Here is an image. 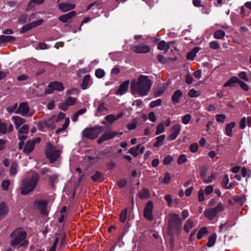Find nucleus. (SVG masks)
<instances>
[{"label":"nucleus","mask_w":251,"mask_h":251,"mask_svg":"<svg viewBox=\"0 0 251 251\" xmlns=\"http://www.w3.org/2000/svg\"><path fill=\"white\" fill-rule=\"evenodd\" d=\"M59 9L63 11L67 12L73 10L75 8V4L70 2H62L58 5Z\"/></svg>","instance_id":"2eb2a0df"},{"label":"nucleus","mask_w":251,"mask_h":251,"mask_svg":"<svg viewBox=\"0 0 251 251\" xmlns=\"http://www.w3.org/2000/svg\"><path fill=\"white\" fill-rule=\"evenodd\" d=\"M104 127L99 126L89 129H85L83 131V136L90 139H96L99 135L103 130Z\"/></svg>","instance_id":"39448f33"},{"label":"nucleus","mask_w":251,"mask_h":251,"mask_svg":"<svg viewBox=\"0 0 251 251\" xmlns=\"http://www.w3.org/2000/svg\"><path fill=\"white\" fill-rule=\"evenodd\" d=\"M10 236L12 238L10 242V245L12 247L15 248L21 243V244L20 246L26 247L28 246V241L27 240H25L26 233L23 229L19 228L15 229L11 233Z\"/></svg>","instance_id":"7ed1b4c3"},{"label":"nucleus","mask_w":251,"mask_h":251,"mask_svg":"<svg viewBox=\"0 0 251 251\" xmlns=\"http://www.w3.org/2000/svg\"><path fill=\"white\" fill-rule=\"evenodd\" d=\"M181 130V126L179 125L174 126L171 129V134L168 136V141H173L179 135Z\"/></svg>","instance_id":"f8f14e48"},{"label":"nucleus","mask_w":251,"mask_h":251,"mask_svg":"<svg viewBox=\"0 0 251 251\" xmlns=\"http://www.w3.org/2000/svg\"><path fill=\"white\" fill-rule=\"evenodd\" d=\"M15 113L20 114L24 117H29L34 114V111H30V108L27 103L23 102L19 104L18 108L15 111Z\"/></svg>","instance_id":"423d86ee"},{"label":"nucleus","mask_w":251,"mask_h":251,"mask_svg":"<svg viewBox=\"0 0 251 251\" xmlns=\"http://www.w3.org/2000/svg\"><path fill=\"white\" fill-rule=\"evenodd\" d=\"M10 182L9 180H3L1 183V187L2 189L3 190L7 191L9 189V186L10 185Z\"/></svg>","instance_id":"864d4df0"},{"label":"nucleus","mask_w":251,"mask_h":251,"mask_svg":"<svg viewBox=\"0 0 251 251\" xmlns=\"http://www.w3.org/2000/svg\"><path fill=\"white\" fill-rule=\"evenodd\" d=\"M15 40V38L12 36L0 35V45L7 43L12 42Z\"/></svg>","instance_id":"412c9836"},{"label":"nucleus","mask_w":251,"mask_h":251,"mask_svg":"<svg viewBox=\"0 0 251 251\" xmlns=\"http://www.w3.org/2000/svg\"><path fill=\"white\" fill-rule=\"evenodd\" d=\"M173 160V157L171 156H168L163 159V163L165 165H169Z\"/></svg>","instance_id":"0e129e2a"},{"label":"nucleus","mask_w":251,"mask_h":251,"mask_svg":"<svg viewBox=\"0 0 251 251\" xmlns=\"http://www.w3.org/2000/svg\"><path fill=\"white\" fill-rule=\"evenodd\" d=\"M201 95V92L198 91H196L194 89H192L189 90V97L193 98H197Z\"/></svg>","instance_id":"37998d69"},{"label":"nucleus","mask_w":251,"mask_h":251,"mask_svg":"<svg viewBox=\"0 0 251 251\" xmlns=\"http://www.w3.org/2000/svg\"><path fill=\"white\" fill-rule=\"evenodd\" d=\"M226 116L224 114H218L216 116V121L218 122L223 123L226 119Z\"/></svg>","instance_id":"13d9d810"},{"label":"nucleus","mask_w":251,"mask_h":251,"mask_svg":"<svg viewBox=\"0 0 251 251\" xmlns=\"http://www.w3.org/2000/svg\"><path fill=\"white\" fill-rule=\"evenodd\" d=\"M77 101V99L76 98L72 97H69L66 100V102L67 103V104L69 106L71 105H74L75 104L76 102Z\"/></svg>","instance_id":"c03bdc74"},{"label":"nucleus","mask_w":251,"mask_h":251,"mask_svg":"<svg viewBox=\"0 0 251 251\" xmlns=\"http://www.w3.org/2000/svg\"><path fill=\"white\" fill-rule=\"evenodd\" d=\"M228 177L227 175L224 176L223 181L222 184L223 186L226 189H231L232 188V186H230V184H228Z\"/></svg>","instance_id":"e433bc0d"},{"label":"nucleus","mask_w":251,"mask_h":251,"mask_svg":"<svg viewBox=\"0 0 251 251\" xmlns=\"http://www.w3.org/2000/svg\"><path fill=\"white\" fill-rule=\"evenodd\" d=\"M225 36V33L224 31L221 29L217 30L214 34V37L215 39H222Z\"/></svg>","instance_id":"72a5a7b5"},{"label":"nucleus","mask_w":251,"mask_h":251,"mask_svg":"<svg viewBox=\"0 0 251 251\" xmlns=\"http://www.w3.org/2000/svg\"><path fill=\"white\" fill-rule=\"evenodd\" d=\"M182 93L180 90H177L173 94L172 100L174 103L179 102V98L182 96Z\"/></svg>","instance_id":"a878e982"},{"label":"nucleus","mask_w":251,"mask_h":251,"mask_svg":"<svg viewBox=\"0 0 251 251\" xmlns=\"http://www.w3.org/2000/svg\"><path fill=\"white\" fill-rule=\"evenodd\" d=\"M161 100L157 99L156 100L152 101L150 104V106L151 108H154L156 106H160L161 104Z\"/></svg>","instance_id":"8fccbe9b"},{"label":"nucleus","mask_w":251,"mask_h":251,"mask_svg":"<svg viewBox=\"0 0 251 251\" xmlns=\"http://www.w3.org/2000/svg\"><path fill=\"white\" fill-rule=\"evenodd\" d=\"M27 19V15L24 14L20 16L18 19V22L21 24L25 23Z\"/></svg>","instance_id":"69168bd1"},{"label":"nucleus","mask_w":251,"mask_h":251,"mask_svg":"<svg viewBox=\"0 0 251 251\" xmlns=\"http://www.w3.org/2000/svg\"><path fill=\"white\" fill-rule=\"evenodd\" d=\"M70 123V119L68 118H65V121L63 125L62 126V127L61 128H58L56 130V133L57 134H59V133L62 132L64 130H65L67 127L69 126Z\"/></svg>","instance_id":"c756f323"},{"label":"nucleus","mask_w":251,"mask_h":251,"mask_svg":"<svg viewBox=\"0 0 251 251\" xmlns=\"http://www.w3.org/2000/svg\"><path fill=\"white\" fill-rule=\"evenodd\" d=\"M207 229L206 227H202L199 231L198 233V235H197V237L199 239H201L203 235L205 234L206 233H207Z\"/></svg>","instance_id":"de8ad7c7"},{"label":"nucleus","mask_w":251,"mask_h":251,"mask_svg":"<svg viewBox=\"0 0 251 251\" xmlns=\"http://www.w3.org/2000/svg\"><path fill=\"white\" fill-rule=\"evenodd\" d=\"M46 155L50 162L53 163L56 161L60 156V151L56 150L50 143L46 144Z\"/></svg>","instance_id":"20e7f679"},{"label":"nucleus","mask_w":251,"mask_h":251,"mask_svg":"<svg viewBox=\"0 0 251 251\" xmlns=\"http://www.w3.org/2000/svg\"><path fill=\"white\" fill-rule=\"evenodd\" d=\"M165 137L166 136L164 134L161 135L156 137V141L153 144V147L156 148L164 144Z\"/></svg>","instance_id":"b1692460"},{"label":"nucleus","mask_w":251,"mask_h":251,"mask_svg":"<svg viewBox=\"0 0 251 251\" xmlns=\"http://www.w3.org/2000/svg\"><path fill=\"white\" fill-rule=\"evenodd\" d=\"M43 22L44 20L43 19H40L37 21L31 22V23L33 26V28H34L42 25L43 23Z\"/></svg>","instance_id":"052dcab7"},{"label":"nucleus","mask_w":251,"mask_h":251,"mask_svg":"<svg viewBox=\"0 0 251 251\" xmlns=\"http://www.w3.org/2000/svg\"><path fill=\"white\" fill-rule=\"evenodd\" d=\"M39 180V175L37 173L32 175L30 177L24 179L21 187V194L27 195L32 192L37 186Z\"/></svg>","instance_id":"f03ea898"},{"label":"nucleus","mask_w":251,"mask_h":251,"mask_svg":"<svg viewBox=\"0 0 251 251\" xmlns=\"http://www.w3.org/2000/svg\"><path fill=\"white\" fill-rule=\"evenodd\" d=\"M18 108V103H15L14 104L7 107L6 110L9 113L14 112L15 113V111H16Z\"/></svg>","instance_id":"a18cd8bd"},{"label":"nucleus","mask_w":251,"mask_h":251,"mask_svg":"<svg viewBox=\"0 0 251 251\" xmlns=\"http://www.w3.org/2000/svg\"><path fill=\"white\" fill-rule=\"evenodd\" d=\"M215 176L216 174L212 172L211 173L210 176H208L207 177H206V178L204 177L203 178V182L205 183H210L213 181V180L215 178Z\"/></svg>","instance_id":"a19ab883"},{"label":"nucleus","mask_w":251,"mask_h":251,"mask_svg":"<svg viewBox=\"0 0 251 251\" xmlns=\"http://www.w3.org/2000/svg\"><path fill=\"white\" fill-rule=\"evenodd\" d=\"M91 178L95 182H101L103 180V175L101 173L97 171Z\"/></svg>","instance_id":"393cba45"},{"label":"nucleus","mask_w":251,"mask_h":251,"mask_svg":"<svg viewBox=\"0 0 251 251\" xmlns=\"http://www.w3.org/2000/svg\"><path fill=\"white\" fill-rule=\"evenodd\" d=\"M117 134V132L109 131L105 132L98 140V143L100 144L105 141L114 138Z\"/></svg>","instance_id":"ddd939ff"},{"label":"nucleus","mask_w":251,"mask_h":251,"mask_svg":"<svg viewBox=\"0 0 251 251\" xmlns=\"http://www.w3.org/2000/svg\"><path fill=\"white\" fill-rule=\"evenodd\" d=\"M175 43V41H171L166 43V51H168L169 50L173 51V50H175V47L173 45Z\"/></svg>","instance_id":"603ef678"},{"label":"nucleus","mask_w":251,"mask_h":251,"mask_svg":"<svg viewBox=\"0 0 251 251\" xmlns=\"http://www.w3.org/2000/svg\"><path fill=\"white\" fill-rule=\"evenodd\" d=\"M150 192L148 189L144 188L139 193V197L141 199H147L150 197Z\"/></svg>","instance_id":"c85d7f7f"},{"label":"nucleus","mask_w":251,"mask_h":251,"mask_svg":"<svg viewBox=\"0 0 251 251\" xmlns=\"http://www.w3.org/2000/svg\"><path fill=\"white\" fill-rule=\"evenodd\" d=\"M95 75L98 78H102L105 75V72L103 70L98 69L95 72Z\"/></svg>","instance_id":"3c124183"},{"label":"nucleus","mask_w":251,"mask_h":251,"mask_svg":"<svg viewBox=\"0 0 251 251\" xmlns=\"http://www.w3.org/2000/svg\"><path fill=\"white\" fill-rule=\"evenodd\" d=\"M47 205V202L46 201H37L34 203L35 206L40 210L41 213L43 215L46 214V206Z\"/></svg>","instance_id":"4468645a"},{"label":"nucleus","mask_w":251,"mask_h":251,"mask_svg":"<svg viewBox=\"0 0 251 251\" xmlns=\"http://www.w3.org/2000/svg\"><path fill=\"white\" fill-rule=\"evenodd\" d=\"M7 132V125L5 123L2 122L0 119V134H5Z\"/></svg>","instance_id":"473e14b6"},{"label":"nucleus","mask_w":251,"mask_h":251,"mask_svg":"<svg viewBox=\"0 0 251 251\" xmlns=\"http://www.w3.org/2000/svg\"><path fill=\"white\" fill-rule=\"evenodd\" d=\"M107 110V108L105 106L104 102L100 103L98 106L97 109V116H100L101 115L105 114V112Z\"/></svg>","instance_id":"5701e85b"},{"label":"nucleus","mask_w":251,"mask_h":251,"mask_svg":"<svg viewBox=\"0 0 251 251\" xmlns=\"http://www.w3.org/2000/svg\"><path fill=\"white\" fill-rule=\"evenodd\" d=\"M58 177V175L56 174H54L50 176L49 178L52 186H53L54 183L56 182L57 181Z\"/></svg>","instance_id":"4d7b16f0"},{"label":"nucleus","mask_w":251,"mask_h":251,"mask_svg":"<svg viewBox=\"0 0 251 251\" xmlns=\"http://www.w3.org/2000/svg\"><path fill=\"white\" fill-rule=\"evenodd\" d=\"M18 164L16 162L13 163L10 167L9 173L10 176H15L17 173Z\"/></svg>","instance_id":"2f4dec72"},{"label":"nucleus","mask_w":251,"mask_h":251,"mask_svg":"<svg viewBox=\"0 0 251 251\" xmlns=\"http://www.w3.org/2000/svg\"><path fill=\"white\" fill-rule=\"evenodd\" d=\"M181 220L179 218L178 215L176 214H172L170 215L169 220V230H172L174 228H177L181 224Z\"/></svg>","instance_id":"1a4fd4ad"},{"label":"nucleus","mask_w":251,"mask_h":251,"mask_svg":"<svg viewBox=\"0 0 251 251\" xmlns=\"http://www.w3.org/2000/svg\"><path fill=\"white\" fill-rule=\"evenodd\" d=\"M34 146V143L33 142L29 140L28 141L23 149V152L28 155L33 150Z\"/></svg>","instance_id":"a211bd4d"},{"label":"nucleus","mask_w":251,"mask_h":251,"mask_svg":"<svg viewBox=\"0 0 251 251\" xmlns=\"http://www.w3.org/2000/svg\"><path fill=\"white\" fill-rule=\"evenodd\" d=\"M153 208V203L151 201H149L146 204L144 211V217L149 221L152 220V210Z\"/></svg>","instance_id":"9b49d317"},{"label":"nucleus","mask_w":251,"mask_h":251,"mask_svg":"<svg viewBox=\"0 0 251 251\" xmlns=\"http://www.w3.org/2000/svg\"><path fill=\"white\" fill-rule=\"evenodd\" d=\"M213 191V187L212 185H208L205 188L204 190V193L206 195H208L211 193Z\"/></svg>","instance_id":"774afa93"},{"label":"nucleus","mask_w":251,"mask_h":251,"mask_svg":"<svg viewBox=\"0 0 251 251\" xmlns=\"http://www.w3.org/2000/svg\"><path fill=\"white\" fill-rule=\"evenodd\" d=\"M127 209H124L120 215V220L122 223H125L126 219Z\"/></svg>","instance_id":"79ce46f5"},{"label":"nucleus","mask_w":251,"mask_h":251,"mask_svg":"<svg viewBox=\"0 0 251 251\" xmlns=\"http://www.w3.org/2000/svg\"><path fill=\"white\" fill-rule=\"evenodd\" d=\"M152 85V82L149 76L141 75L137 80L131 81L130 90L132 95L140 97L147 96Z\"/></svg>","instance_id":"f257e3e1"},{"label":"nucleus","mask_w":251,"mask_h":251,"mask_svg":"<svg viewBox=\"0 0 251 251\" xmlns=\"http://www.w3.org/2000/svg\"><path fill=\"white\" fill-rule=\"evenodd\" d=\"M64 89L63 84L61 82L53 81L50 83L48 88L45 90L46 94L52 93L54 90L62 91Z\"/></svg>","instance_id":"6e6552de"},{"label":"nucleus","mask_w":251,"mask_h":251,"mask_svg":"<svg viewBox=\"0 0 251 251\" xmlns=\"http://www.w3.org/2000/svg\"><path fill=\"white\" fill-rule=\"evenodd\" d=\"M166 42L163 40L160 41L158 44L157 49L159 50H166Z\"/></svg>","instance_id":"6e6d98bb"},{"label":"nucleus","mask_w":251,"mask_h":251,"mask_svg":"<svg viewBox=\"0 0 251 251\" xmlns=\"http://www.w3.org/2000/svg\"><path fill=\"white\" fill-rule=\"evenodd\" d=\"M129 82V80H126L122 83L116 92V95L121 96L124 94L127 91Z\"/></svg>","instance_id":"dca6fc26"},{"label":"nucleus","mask_w":251,"mask_h":251,"mask_svg":"<svg viewBox=\"0 0 251 251\" xmlns=\"http://www.w3.org/2000/svg\"><path fill=\"white\" fill-rule=\"evenodd\" d=\"M59 242V237H56L54 242L53 243V245L51 247L49 251H55V249L57 244H58Z\"/></svg>","instance_id":"338daca9"},{"label":"nucleus","mask_w":251,"mask_h":251,"mask_svg":"<svg viewBox=\"0 0 251 251\" xmlns=\"http://www.w3.org/2000/svg\"><path fill=\"white\" fill-rule=\"evenodd\" d=\"M187 160L186 156L185 154H180L177 160V163L178 164H182Z\"/></svg>","instance_id":"5fc2aeb1"},{"label":"nucleus","mask_w":251,"mask_h":251,"mask_svg":"<svg viewBox=\"0 0 251 251\" xmlns=\"http://www.w3.org/2000/svg\"><path fill=\"white\" fill-rule=\"evenodd\" d=\"M12 119L14 121V123L16 129L19 128V127L25 122V120L17 116L12 117Z\"/></svg>","instance_id":"4be33fe9"},{"label":"nucleus","mask_w":251,"mask_h":251,"mask_svg":"<svg viewBox=\"0 0 251 251\" xmlns=\"http://www.w3.org/2000/svg\"><path fill=\"white\" fill-rule=\"evenodd\" d=\"M131 50L135 53L138 54L146 53L149 52L151 50L149 46L141 43L132 46L131 47Z\"/></svg>","instance_id":"9d476101"},{"label":"nucleus","mask_w":251,"mask_h":251,"mask_svg":"<svg viewBox=\"0 0 251 251\" xmlns=\"http://www.w3.org/2000/svg\"><path fill=\"white\" fill-rule=\"evenodd\" d=\"M238 81V78L236 77H232L226 82L224 85V87H232L233 84Z\"/></svg>","instance_id":"7c9ffc66"},{"label":"nucleus","mask_w":251,"mask_h":251,"mask_svg":"<svg viewBox=\"0 0 251 251\" xmlns=\"http://www.w3.org/2000/svg\"><path fill=\"white\" fill-rule=\"evenodd\" d=\"M224 208V205L221 202L219 203L216 207L205 210L204 215L209 220H212L216 216L218 213L223 211Z\"/></svg>","instance_id":"0eeeda50"},{"label":"nucleus","mask_w":251,"mask_h":251,"mask_svg":"<svg viewBox=\"0 0 251 251\" xmlns=\"http://www.w3.org/2000/svg\"><path fill=\"white\" fill-rule=\"evenodd\" d=\"M69 106L67 104V103L66 102H62L60 103L58 105L59 108L64 111H66L68 109Z\"/></svg>","instance_id":"680f3d73"},{"label":"nucleus","mask_w":251,"mask_h":251,"mask_svg":"<svg viewBox=\"0 0 251 251\" xmlns=\"http://www.w3.org/2000/svg\"><path fill=\"white\" fill-rule=\"evenodd\" d=\"M235 122H231L227 124L226 127V134L228 136H232V129L235 126Z\"/></svg>","instance_id":"cd10ccee"},{"label":"nucleus","mask_w":251,"mask_h":251,"mask_svg":"<svg viewBox=\"0 0 251 251\" xmlns=\"http://www.w3.org/2000/svg\"><path fill=\"white\" fill-rule=\"evenodd\" d=\"M8 209L4 202L0 203V220L3 219L8 214Z\"/></svg>","instance_id":"6ab92c4d"},{"label":"nucleus","mask_w":251,"mask_h":251,"mask_svg":"<svg viewBox=\"0 0 251 251\" xmlns=\"http://www.w3.org/2000/svg\"><path fill=\"white\" fill-rule=\"evenodd\" d=\"M80 91L75 88H72L67 91L66 93L68 95H78L79 94Z\"/></svg>","instance_id":"09e8293b"},{"label":"nucleus","mask_w":251,"mask_h":251,"mask_svg":"<svg viewBox=\"0 0 251 251\" xmlns=\"http://www.w3.org/2000/svg\"><path fill=\"white\" fill-rule=\"evenodd\" d=\"M75 15V12L74 11H72L65 15L60 16L59 18V20L64 23H67Z\"/></svg>","instance_id":"f3484780"},{"label":"nucleus","mask_w":251,"mask_h":251,"mask_svg":"<svg viewBox=\"0 0 251 251\" xmlns=\"http://www.w3.org/2000/svg\"><path fill=\"white\" fill-rule=\"evenodd\" d=\"M238 83L243 90L245 91H248L249 90V87L248 85L245 82H242L238 79Z\"/></svg>","instance_id":"e2e57ef3"},{"label":"nucleus","mask_w":251,"mask_h":251,"mask_svg":"<svg viewBox=\"0 0 251 251\" xmlns=\"http://www.w3.org/2000/svg\"><path fill=\"white\" fill-rule=\"evenodd\" d=\"M90 80V76L87 75L83 77L81 84V88L83 90L86 89L88 87V84Z\"/></svg>","instance_id":"bb28decb"},{"label":"nucleus","mask_w":251,"mask_h":251,"mask_svg":"<svg viewBox=\"0 0 251 251\" xmlns=\"http://www.w3.org/2000/svg\"><path fill=\"white\" fill-rule=\"evenodd\" d=\"M140 145H138L136 147H132L128 150V152L134 156H136L139 154V150Z\"/></svg>","instance_id":"c9c22d12"},{"label":"nucleus","mask_w":251,"mask_h":251,"mask_svg":"<svg viewBox=\"0 0 251 251\" xmlns=\"http://www.w3.org/2000/svg\"><path fill=\"white\" fill-rule=\"evenodd\" d=\"M200 49L198 47H195L191 52H189V60H193L197 53L199 51Z\"/></svg>","instance_id":"49530a36"},{"label":"nucleus","mask_w":251,"mask_h":251,"mask_svg":"<svg viewBox=\"0 0 251 251\" xmlns=\"http://www.w3.org/2000/svg\"><path fill=\"white\" fill-rule=\"evenodd\" d=\"M29 127L27 125H24L18 130V133L26 134L28 133Z\"/></svg>","instance_id":"58836bf2"},{"label":"nucleus","mask_w":251,"mask_h":251,"mask_svg":"<svg viewBox=\"0 0 251 251\" xmlns=\"http://www.w3.org/2000/svg\"><path fill=\"white\" fill-rule=\"evenodd\" d=\"M60 235L61 236L60 246L61 247H62L65 244V243L66 242V234L64 232L61 233Z\"/></svg>","instance_id":"bf43d9fd"},{"label":"nucleus","mask_w":251,"mask_h":251,"mask_svg":"<svg viewBox=\"0 0 251 251\" xmlns=\"http://www.w3.org/2000/svg\"><path fill=\"white\" fill-rule=\"evenodd\" d=\"M124 115L123 113H121L117 115L113 114H110L106 116L105 118V120L109 123H112L115 121L123 117Z\"/></svg>","instance_id":"aec40b11"},{"label":"nucleus","mask_w":251,"mask_h":251,"mask_svg":"<svg viewBox=\"0 0 251 251\" xmlns=\"http://www.w3.org/2000/svg\"><path fill=\"white\" fill-rule=\"evenodd\" d=\"M165 131L163 123H161L156 127L155 134L159 135Z\"/></svg>","instance_id":"4c0bfd02"},{"label":"nucleus","mask_w":251,"mask_h":251,"mask_svg":"<svg viewBox=\"0 0 251 251\" xmlns=\"http://www.w3.org/2000/svg\"><path fill=\"white\" fill-rule=\"evenodd\" d=\"M216 239V234H213L210 235L209 237L208 241L207 243V246L208 247H211L212 246H213L215 243Z\"/></svg>","instance_id":"f704fd0d"},{"label":"nucleus","mask_w":251,"mask_h":251,"mask_svg":"<svg viewBox=\"0 0 251 251\" xmlns=\"http://www.w3.org/2000/svg\"><path fill=\"white\" fill-rule=\"evenodd\" d=\"M32 28H33V26L31 25V23H30L29 24H26V25H24L22 27L20 32L21 34L24 33H25V32H27V31L31 29Z\"/></svg>","instance_id":"ea45409f"}]
</instances>
